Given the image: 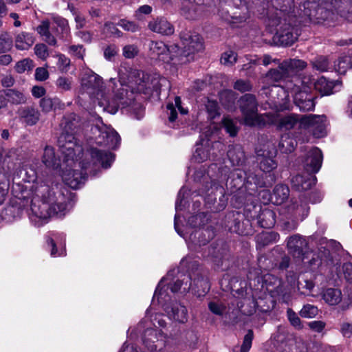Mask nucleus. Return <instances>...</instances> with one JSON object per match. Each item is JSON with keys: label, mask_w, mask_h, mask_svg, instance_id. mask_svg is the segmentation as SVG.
Listing matches in <instances>:
<instances>
[{"label": "nucleus", "mask_w": 352, "mask_h": 352, "mask_svg": "<svg viewBox=\"0 0 352 352\" xmlns=\"http://www.w3.org/2000/svg\"><path fill=\"white\" fill-rule=\"evenodd\" d=\"M36 192L41 197L43 202L38 206L32 204L31 209L40 219H47L54 215L60 217L64 216L74 197L68 189L58 185L52 187L41 185L36 188Z\"/></svg>", "instance_id": "nucleus-1"}, {"label": "nucleus", "mask_w": 352, "mask_h": 352, "mask_svg": "<svg viewBox=\"0 0 352 352\" xmlns=\"http://www.w3.org/2000/svg\"><path fill=\"white\" fill-rule=\"evenodd\" d=\"M114 157L109 151L90 148L87 151L86 158L81 162V168L85 173L66 168L62 173L63 181L71 188L76 189L85 182L88 173L95 175V171L100 166L104 168H109Z\"/></svg>", "instance_id": "nucleus-2"}, {"label": "nucleus", "mask_w": 352, "mask_h": 352, "mask_svg": "<svg viewBox=\"0 0 352 352\" xmlns=\"http://www.w3.org/2000/svg\"><path fill=\"white\" fill-rule=\"evenodd\" d=\"M288 76L286 70L278 69H271L265 74L261 91L262 95H265L269 98L270 102L281 108H287L289 102V90L287 87L276 85L275 83L284 80Z\"/></svg>", "instance_id": "nucleus-3"}, {"label": "nucleus", "mask_w": 352, "mask_h": 352, "mask_svg": "<svg viewBox=\"0 0 352 352\" xmlns=\"http://www.w3.org/2000/svg\"><path fill=\"white\" fill-rule=\"evenodd\" d=\"M239 107L245 125L250 126L272 124L276 120L272 113H258V102L255 95L245 94L238 100Z\"/></svg>", "instance_id": "nucleus-4"}, {"label": "nucleus", "mask_w": 352, "mask_h": 352, "mask_svg": "<svg viewBox=\"0 0 352 352\" xmlns=\"http://www.w3.org/2000/svg\"><path fill=\"white\" fill-rule=\"evenodd\" d=\"M273 338L276 352H307V345L303 339L289 333L284 327H278Z\"/></svg>", "instance_id": "nucleus-5"}, {"label": "nucleus", "mask_w": 352, "mask_h": 352, "mask_svg": "<svg viewBox=\"0 0 352 352\" xmlns=\"http://www.w3.org/2000/svg\"><path fill=\"white\" fill-rule=\"evenodd\" d=\"M296 76L294 77L291 81L286 83V87L289 92L293 95L294 102L295 104L299 108L301 111H313L315 108V100L317 97L314 94L308 91L306 89L302 90L300 85H298L299 81H296ZM301 83V82L300 81Z\"/></svg>", "instance_id": "nucleus-6"}, {"label": "nucleus", "mask_w": 352, "mask_h": 352, "mask_svg": "<svg viewBox=\"0 0 352 352\" xmlns=\"http://www.w3.org/2000/svg\"><path fill=\"white\" fill-rule=\"evenodd\" d=\"M180 38L183 45V50L178 51V62L186 63L189 62L192 54L204 49L203 39L201 36L195 32L184 31L181 33Z\"/></svg>", "instance_id": "nucleus-7"}, {"label": "nucleus", "mask_w": 352, "mask_h": 352, "mask_svg": "<svg viewBox=\"0 0 352 352\" xmlns=\"http://www.w3.org/2000/svg\"><path fill=\"white\" fill-rule=\"evenodd\" d=\"M115 91L111 102H107L104 110L111 113H116L120 107H125L131 105L135 100L134 89L127 85L120 83Z\"/></svg>", "instance_id": "nucleus-8"}, {"label": "nucleus", "mask_w": 352, "mask_h": 352, "mask_svg": "<svg viewBox=\"0 0 352 352\" xmlns=\"http://www.w3.org/2000/svg\"><path fill=\"white\" fill-rule=\"evenodd\" d=\"M58 146L66 161L74 162L82 151V147L77 143L73 133L63 131L58 138Z\"/></svg>", "instance_id": "nucleus-9"}, {"label": "nucleus", "mask_w": 352, "mask_h": 352, "mask_svg": "<svg viewBox=\"0 0 352 352\" xmlns=\"http://www.w3.org/2000/svg\"><path fill=\"white\" fill-rule=\"evenodd\" d=\"M326 117L324 115L309 114L300 117V127L308 129L315 138H320L326 134Z\"/></svg>", "instance_id": "nucleus-10"}, {"label": "nucleus", "mask_w": 352, "mask_h": 352, "mask_svg": "<svg viewBox=\"0 0 352 352\" xmlns=\"http://www.w3.org/2000/svg\"><path fill=\"white\" fill-rule=\"evenodd\" d=\"M149 51L153 58H158L164 62H168L178 57V45L168 47L162 41H151L149 44Z\"/></svg>", "instance_id": "nucleus-11"}, {"label": "nucleus", "mask_w": 352, "mask_h": 352, "mask_svg": "<svg viewBox=\"0 0 352 352\" xmlns=\"http://www.w3.org/2000/svg\"><path fill=\"white\" fill-rule=\"evenodd\" d=\"M276 155V149L272 144H267L256 151L257 162L261 170L269 173L276 168L277 163L274 160Z\"/></svg>", "instance_id": "nucleus-12"}, {"label": "nucleus", "mask_w": 352, "mask_h": 352, "mask_svg": "<svg viewBox=\"0 0 352 352\" xmlns=\"http://www.w3.org/2000/svg\"><path fill=\"white\" fill-rule=\"evenodd\" d=\"M81 87L84 91L91 96H98L102 94L103 81L98 74L93 72H88L82 77Z\"/></svg>", "instance_id": "nucleus-13"}, {"label": "nucleus", "mask_w": 352, "mask_h": 352, "mask_svg": "<svg viewBox=\"0 0 352 352\" xmlns=\"http://www.w3.org/2000/svg\"><path fill=\"white\" fill-rule=\"evenodd\" d=\"M95 129L98 132L96 138L98 144L112 148L120 144V137L112 127L102 124L101 126L96 125Z\"/></svg>", "instance_id": "nucleus-14"}, {"label": "nucleus", "mask_w": 352, "mask_h": 352, "mask_svg": "<svg viewBox=\"0 0 352 352\" xmlns=\"http://www.w3.org/2000/svg\"><path fill=\"white\" fill-rule=\"evenodd\" d=\"M296 81H300L301 85H306V87H308L309 84H314L315 89L322 96L333 94V89L338 84V81L329 80L323 76L320 78L316 82H314V79L311 77H309L307 80H306L305 78L302 80L299 78H296Z\"/></svg>", "instance_id": "nucleus-15"}, {"label": "nucleus", "mask_w": 352, "mask_h": 352, "mask_svg": "<svg viewBox=\"0 0 352 352\" xmlns=\"http://www.w3.org/2000/svg\"><path fill=\"white\" fill-rule=\"evenodd\" d=\"M322 154L318 148H313L309 150L304 161V167L306 170L311 173H317L322 165Z\"/></svg>", "instance_id": "nucleus-16"}, {"label": "nucleus", "mask_w": 352, "mask_h": 352, "mask_svg": "<svg viewBox=\"0 0 352 352\" xmlns=\"http://www.w3.org/2000/svg\"><path fill=\"white\" fill-rule=\"evenodd\" d=\"M307 247L306 239L302 236L295 234L289 238L287 248L289 253L294 257L302 258Z\"/></svg>", "instance_id": "nucleus-17"}, {"label": "nucleus", "mask_w": 352, "mask_h": 352, "mask_svg": "<svg viewBox=\"0 0 352 352\" xmlns=\"http://www.w3.org/2000/svg\"><path fill=\"white\" fill-rule=\"evenodd\" d=\"M165 310L170 318L181 323H184L188 320V311L185 306L175 302L170 305H167Z\"/></svg>", "instance_id": "nucleus-18"}, {"label": "nucleus", "mask_w": 352, "mask_h": 352, "mask_svg": "<svg viewBox=\"0 0 352 352\" xmlns=\"http://www.w3.org/2000/svg\"><path fill=\"white\" fill-rule=\"evenodd\" d=\"M190 289L197 296H204L208 292L210 285L208 277L197 274L193 278H191Z\"/></svg>", "instance_id": "nucleus-19"}, {"label": "nucleus", "mask_w": 352, "mask_h": 352, "mask_svg": "<svg viewBox=\"0 0 352 352\" xmlns=\"http://www.w3.org/2000/svg\"><path fill=\"white\" fill-rule=\"evenodd\" d=\"M17 113L19 118L29 126L35 125L40 118V113L35 107L27 106L19 109Z\"/></svg>", "instance_id": "nucleus-20"}, {"label": "nucleus", "mask_w": 352, "mask_h": 352, "mask_svg": "<svg viewBox=\"0 0 352 352\" xmlns=\"http://www.w3.org/2000/svg\"><path fill=\"white\" fill-rule=\"evenodd\" d=\"M246 171L241 168L234 169L227 181V186H229L232 192L241 189L242 187H245V176Z\"/></svg>", "instance_id": "nucleus-21"}, {"label": "nucleus", "mask_w": 352, "mask_h": 352, "mask_svg": "<svg viewBox=\"0 0 352 352\" xmlns=\"http://www.w3.org/2000/svg\"><path fill=\"white\" fill-rule=\"evenodd\" d=\"M151 30L163 35H170L174 32L173 26L165 19H157L148 23Z\"/></svg>", "instance_id": "nucleus-22"}, {"label": "nucleus", "mask_w": 352, "mask_h": 352, "mask_svg": "<svg viewBox=\"0 0 352 352\" xmlns=\"http://www.w3.org/2000/svg\"><path fill=\"white\" fill-rule=\"evenodd\" d=\"M34 42L35 37L32 33L21 32L15 36L14 45L17 50H27Z\"/></svg>", "instance_id": "nucleus-23"}, {"label": "nucleus", "mask_w": 352, "mask_h": 352, "mask_svg": "<svg viewBox=\"0 0 352 352\" xmlns=\"http://www.w3.org/2000/svg\"><path fill=\"white\" fill-rule=\"evenodd\" d=\"M227 155L233 166H241L245 160L243 149L239 144L230 146Z\"/></svg>", "instance_id": "nucleus-24"}, {"label": "nucleus", "mask_w": 352, "mask_h": 352, "mask_svg": "<svg viewBox=\"0 0 352 352\" xmlns=\"http://www.w3.org/2000/svg\"><path fill=\"white\" fill-rule=\"evenodd\" d=\"M275 38L282 45H291L297 40L298 36L293 32V28L288 25L285 29L278 30Z\"/></svg>", "instance_id": "nucleus-25"}, {"label": "nucleus", "mask_w": 352, "mask_h": 352, "mask_svg": "<svg viewBox=\"0 0 352 352\" xmlns=\"http://www.w3.org/2000/svg\"><path fill=\"white\" fill-rule=\"evenodd\" d=\"M307 67V63L302 60L300 59H288L279 63V68L280 69L286 70L288 76L291 73H296L302 71Z\"/></svg>", "instance_id": "nucleus-26"}, {"label": "nucleus", "mask_w": 352, "mask_h": 352, "mask_svg": "<svg viewBox=\"0 0 352 352\" xmlns=\"http://www.w3.org/2000/svg\"><path fill=\"white\" fill-rule=\"evenodd\" d=\"M5 99L12 104H23L27 101V96L23 91L8 89L3 91Z\"/></svg>", "instance_id": "nucleus-27"}, {"label": "nucleus", "mask_w": 352, "mask_h": 352, "mask_svg": "<svg viewBox=\"0 0 352 352\" xmlns=\"http://www.w3.org/2000/svg\"><path fill=\"white\" fill-rule=\"evenodd\" d=\"M297 124L300 126V117L297 114L291 113L279 118L277 128L287 131L294 128Z\"/></svg>", "instance_id": "nucleus-28"}, {"label": "nucleus", "mask_w": 352, "mask_h": 352, "mask_svg": "<svg viewBox=\"0 0 352 352\" xmlns=\"http://www.w3.org/2000/svg\"><path fill=\"white\" fill-rule=\"evenodd\" d=\"M42 162L47 168L55 170L60 166L59 160L56 157L53 147L46 146L42 157Z\"/></svg>", "instance_id": "nucleus-29"}, {"label": "nucleus", "mask_w": 352, "mask_h": 352, "mask_svg": "<svg viewBox=\"0 0 352 352\" xmlns=\"http://www.w3.org/2000/svg\"><path fill=\"white\" fill-rule=\"evenodd\" d=\"M289 195V189L288 186L283 184L276 185L271 195L272 201L276 205H280L287 200Z\"/></svg>", "instance_id": "nucleus-30"}, {"label": "nucleus", "mask_w": 352, "mask_h": 352, "mask_svg": "<svg viewBox=\"0 0 352 352\" xmlns=\"http://www.w3.org/2000/svg\"><path fill=\"white\" fill-rule=\"evenodd\" d=\"M292 186L298 191L307 190L311 188L314 179L309 177H305L301 175H297L291 179Z\"/></svg>", "instance_id": "nucleus-31"}, {"label": "nucleus", "mask_w": 352, "mask_h": 352, "mask_svg": "<svg viewBox=\"0 0 352 352\" xmlns=\"http://www.w3.org/2000/svg\"><path fill=\"white\" fill-rule=\"evenodd\" d=\"M39 104L41 108L42 109V111L45 113H48L52 110H56L57 109H63L65 106L59 98H51L48 97L43 98L40 100Z\"/></svg>", "instance_id": "nucleus-32"}, {"label": "nucleus", "mask_w": 352, "mask_h": 352, "mask_svg": "<svg viewBox=\"0 0 352 352\" xmlns=\"http://www.w3.org/2000/svg\"><path fill=\"white\" fill-rule=\"evenodd\" d=\"M279 234L275 232H265L256 236V243L259 248H264L273 243H276L279 239Z\"/></svg>", "instance_id": "nucleus-33"}, {"label": "nucleus", "mask_w": 352, "mask_h": 352, "mask_svg": "<svg viewBox=\"0 0 352 352\" xmlns=\"http://www.w3.org/2000/svg\"><path fill=\"white\" fill-rule=\"evenodd\" d=\"M191 276L183 275L182 279H177L176 281L169 285V288L172 292L175 293L181 291L182 293H186L190 289L191 287Z\"/></svg>", "instance_id": "nucleus-34"}, {"label": "nucleus", "mask_w": 352, "mask_h": 352, "mask_svg": "<svg viewBox=\"0 0 352 352\" xmlns=\"http://www.w3.org/2000/svg\"><path fill=\"white\" fill-rule=\"evenodd\" d=\"M258 223L261 227L264 228L273 227L276 223L275 213L270 209L262 210L258 215Z\"/></svg>", "instance_id": "nucleus-35"}, {"label": "nucleus", "mask_w": 352, "mask_h": 352, "mask_svg": "<svg viewBox=\"0 0 352 352\" xmlns=\"http://www.w3.org/2000/svg\"><path fill=\"white\" fill-rule=\"evenodd\" d=\"M297 145L296 140L289 134H284L281 136L278 143V148L282 153H289L294 151Z\"/></svg>", "instance_id": "nucleus-36"}, {"label": "nucleus", "mask_w": 352, "mask_h": 352, "mask_svg": "<svg viewBox=\"0 0 352 352\" xmlns=\"http://www.w3.org/2000/svg\"><path fill=\"white\" fill-rule=\"evenodd\" d=\"M323 299L331 305H337L341 300V292L338 289L328 288L323 294Z\"/></svg>", "instance_id": "nucleus-37"}, {"label": "nucleus", "mask_w": 352, "mask_h": 352, "mask_svg": "<svg viewBox=\"0 0 352 352\" xmlns=\"http://www.w3.org/2000/svg\"><path fill=\"white\" fill-rule=\"evenodd\" d=\"M232 217V224L228 226L230 231L239 235H248L249 232L243 228L244 222L240 219L241 215L239 214H233Z\"/></svg>", "instance_id": "nucleus-38"}, {"label": "nucleus", "mask_w": 352, "mask_h": 352, "mask_svg": "<svg viewBox=\"0 0 352 352\" xmlns=\"http://www.w3.org/2000/svg\"><path fill=\"white\" fill-rule=\"evenodd\" d=\"M335 68L340 74H344L347 69L352 68V56H340L335 65Z\"/></svg>", "instance_id": "nucleus-39"}, {"label": "nucleus", "mask_w": 352, "mask_h": 352, "mask_svg": "<svg viewBox=\"0 0 352 352\" xmlns=\"http://www.w3.org/2000/svg\"><path fill=\"white\" fill-rule=\"evenodd\" d=\"M78 119L75 114H70L65 116L61 122L63 131H69L74 133V130L78 126Z\"/></svg>", "instance_id": "nucleus-40"}, {"label": "nucleus", "mask_w": 352, "mask_h": 352, "mask_svg": "<svg viewBox=\"0 0 352 352\" xmlns=\"http://www.w3.org/2000/svg\"><path fill=\"white\" fill-rule=\"evenodd\" d=\"M220 101L226 108H232L234 104V93L230 90H225L220 93Z\"/></svg>", "instance_id": "nucleus-41"}, {"label": "nucleus", "mask_w": 352, "mask_h": 352, "mask_svg": "<svg viewBox=\"0 0 352 352\" xmlns=\"http://www.w3.org/2000/svg\"><path fill=\"white\" fill-rule=\"evenodd\" d=\"M245 183L246 189L254 190L258 186H260V178L254 173L246 171Z\"/></svg>", "instance_id": "nucleus-42"}, {"label": "nucleus", "mask_w": 352, "mask_h": 352, "mask_svg": "<svg viewBox=\"0 0 352 352\" xmlns=\"http://www.w3.org/2000/svg\"><path fill=\"white\" fill-rule=\"evenodd\" d=\"M202 9L201 5L190 4V7L184 6L182 10L186 19H195L199 16V12Z\"/></svg>", "instance_id": "nucleus-43"}, {"label": "nucleus", "mask_w": 352, "mask_h": 352, "mask_svg": "<svg viewBox=\"0 0 352 352\" xmlns=\"http://www.w3.org/2000/svg\"><path fill=\"white\" fill-rule=\"evenodd\" d=\"M287 318L290 324L296 329L300 330L303 328L300 318L292 309L288 308L287 309Z\"/></svg>", "instance_id": "nucleus-44"}, {"label": "nucleus", "mask_w": 352, "mask_h": 352, "mask_svg": "<svg viewBox=\"0 0 352 352\" xmlns=\"http://www.w3.org/2000/svg\"><path fill=\"white\" fill-rule=\"evenodd\" d=\"M222 124L226 132L229 133L230 136L234 137L236 135L239 128L236 126V122L230 118L226 117L223 119Z\"/></svg>", "instance_id": "nucleus-45"}, {"label": "nucleus", "mask_w": 352, "mask_h": 352, "mask_svg": "<svg viewBox=\"0 0 352 352\" xmlns=\"http://www.w3.org/2000/svg\"><path fill=\"white\" fill-rule=\"evenodd\" d=\"M313 67L320 72H327L329 69V63L328 58L325 56L317 57L312 62Z\"/></svg>", "instance_id": "nucleus-46"}, {"label": "nucleus", "mask_w": 352, "mask_h": 352, "mask_svg": "<svg viewBox=\"0 0 352 352\" xmlns=\"http://www.w3.org/2000/svg\"><path fill=\"white\" fill-rule=\"evenodd\" d=\"M206 108L208 117L210 119H214L216 117L220 116L219 107L216 100L208 99L206 104Z\"/></svg>", "instance_id": "nucleus-47"}, {"label": "nucleus", "mask_w": 352, "mask_h": 352, "mask_svg": "<svg viewBox=\"0 0 352 352\" xmlns=\"http://www.w3.org/2000/svg\"><path fill=\"white\" fill-rule=\"evenodd\" d=\"M34 67L33 61L30 58H25L18 61L15 65L17 73L22 74L25 72L31 71Z\"/></svg>", "instance_id": "nucleus-48"}, {"label": "nucleus", "mask_w": 352, "mask_h": 352, "mask_svg": "<svg viewBox=\"0 0 352 352\" xmlns=\"http://www.w3.org/2000/svg\"><path fill=\"white\" fill-rule=\"evenodd\" d=\"M12 151H10L6 155L0 153V174L6 173L10 170V161Z\"/></svg>", "instance_id": "nucleus-49"}, {"label": "nucleus", "mask_w": 352, "mask_h": 352, "mask_svg": "<svg viewBox=\"0 0 352 352\" xmlns=\"http://www.w3.org/2000/svg\"><path fill=\"white\" fill-rule=\"evenodd\" d=\"M233 87L234 89L244 93L251 91L253 89V85L249 80L239 79L234 82Z\"/></svg>", "instance_id": "nucleus-50"}, {"label": "nucleus", "mask_w": 352, "mask_h": 352, "mask_svg": "<svg viewBox=\"0 0 352 352\" xmlns=\"http://www.w3.org/2000/svg\"><path fill=\"white\" fill-rule=\"evenodd\" d=\"M318 313L317 307L310 304L304 305L299 312L301 317L306 318H314Z\"/></svg>", "instance_id": "nucleus-51"}, {"label": "nucleus", "mask_w": 352, "mask_h": 352, "mask_svg": "<svg viewBox=\"0 0 352 352\" xmlns=\"http://www.w3.org/2000/svg\"><path fill=\"white\" fill-rule=\"evenodd\" d=\"M118 25L122 28L125 31L131 32H136L140 30V27L136 23L125 19H120L118 23Z\"/></svg>", "instance_id": "nucleus-52"}, {"label": "nucleus", "mask_w": 352, "mask_h": 352, "mask_svg": "<svg viewBox=\"0 0 352 352\" xmlns=\"http://www.w3.org/2000/svg\"><path fill=\"white\" fill-rule=\"evenodd\" d=\"M103 32L107 36H116L118 37H121L122 36V32L118 30L116 25L112 22H106L104 25Z\"/></svg>", "instance_id": "nucleus-53"}, {"label": "nucleus", "mask_w": 352, "mask_h": 352, "mask_svg": "<svg viewBox=\"0 0 352 352\" xmlns=\"http://www.w3.org/2000/svg\"><path fill=\"white\" fill-rule=\"evenodd\" d=\"M56 85L60 90L67 91L72 89V80L69 78L60 76L57 79Z\"/></svg>", "instance_id": "nucleus-54"}, {"label": "nucleus", "mask_w": 352, "mask_h": 352, "mask_svg": "<svg viewBox=\"0 0 352 352\" xmlns=\"http://www.w3.org/2000/svg\"><path fill=\"white\" fill-rule=\"evenodd\" d=\"M139 79L135 81L137 85L136 91L138 92H145L148 88V77L146 78L144 74L138 73Z\"/></svg>", "instance_id": "nucleus-55"}, {"label": "nucleus", "mask_w": 352, "mask_h": 352, "mask_svg": "<svg viewBox=\"0 0 352 352\" xmlns=\"http://www.w3.org/2000/svg\"><path fill=\"white\" fill-rule=\"evenodd\" d=\"M69 53L79 58L82 60L84 58V56L85 54V50L82 45H73L69 47Z\"/></svg>", "instance_id": "nucleus-56"}, {"label": "nucleus", "mask_w": 352, "mask_h": 352, "mask_svg": "<svg viewBox=\"0 0 352 352\" xmlns=\"http://www.w3.org/2000/svg\"><path fill=\"white\" fill-rule=\"evenodd\" d=\"M34 52L35 54L41 59L45 60L48 56V49L45 44L38 43L34 46Z\"/></svg>", "instance_id": "nucleus-57"}, {"label": "nucleus", "mask_w": 352, "mask_h": 352, "mask_svg": "<svg viewBox=\"0 0 352 352\" xmlns=\"http://www.w3.org/2000/svg\"><path fill=\"white\" fill-rule=\"evenodd\" d=\"M221 61L223 65H232L236 61V54L232 51L226 52L222 54Z\"/></svg>", "instance_id": "nucleus-58"}, {"label": "nucleus", "mask_w": 352, "mask_h": 352, "mask_svg": "<svg viewBox=\"0 0 352 352\" xmlns=\"http://www.w3.org/2000/svg\"><path fill=\"white\" fill-rule=\"evenodd\" d=\"M210 311L217 316H221L226 310V306L217 302H210L208 304Z\"/></svg>", "instance_id": "nucleus-59"}, {"label": "nucleus", "mask_w": 352, "mask_h": 352, "mask_svg": "<svg viewBox=\"0 0 352 352\" xmlns=\"http://www.w3.org/2000/svg\"><path fill=\"white\" fill-rule=\"evenodd\" d=\"M253 336V331L252 330H249L244 337L243 342L241 347V352H248L250 349Z\"/></svg>", "instance_id": "nucleus-60"}, {"label": "nucleus", "mask_w": 352, "mask_h": 352, "mask_svg": "<svg viewBox=\"0 0 352 352\" xmlns=\"http://www.w3.org/2000/svg\"><path fill=\"white\" fill-rule=\"evenodd\" d=\"M58 67L63 72H67L70 65V59L64 54L58 55Z\"/></svg>", "instance_id": "nucleus-61"}, {"label": "nucleus", "mask_w": 352, "mask_h": 352, "mask_svg": "<svg viewBox=\"0 0 352 352\" xmlns=\"http://www.w3.org/2000/svg\"><path fill=\"white\" fill-rule=\"evenodd\" d=\"M138 53V49L134 45H128L123 47V56L126 58H133Z\"/></svg>", "instance_id": "nucleus-62"}, {"label": "nucleus", "mask_w": 352, "mask_h": 352, "mask_svg": "<svg viewBox=\"0 0 352 352\" xmlns=\"http://www.w3.org/2000/svg\"><path fill=\"white\" fill-rule=\"evenodd\" d=\"M118 49L114 45H108L104 50V56L107 60H111L118 54Z\"/></svg>", "instance_id": "nucleus-63"}, {"label": "nucleus", "mask_w": 352, "mask_h": 352, "mask_svg": "<svg viewBox=\"0 0 352 352\" xmlns=\"http://www.w3.org/2000/svg\"><path fill=\"white\" fill-rule=\"evenodd\" d=\"M342 272L344 278L352 283V263H346L342 265Z\"/></svg>", "instance_id": "nucleus-64"}]
</instances>
